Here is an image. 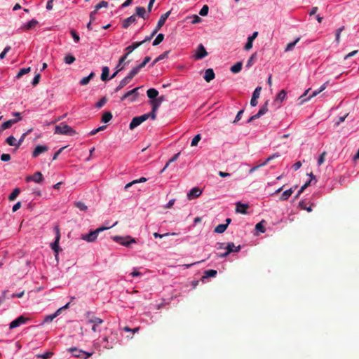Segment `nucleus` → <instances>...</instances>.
Here are the masks:
<instances>
[{
    "mask_svg": "<svg viewBox=\"0 0 359 359\" xmlns=\"http://www.w3.org/2000/svg\"><path fill=\"white\" fill-rule=\"evenodd\" d=\"M55 133L73 136L76 134V132L69 126L61 123L60 125L55 126Z\"/></svg>",
    "mask_w": 359,
    "mask_h": 359,
    "instance_id": "1",
    "label": "nucleus"
},
{
    "mask_svg": "<svg viewBox=\"0 0 359 359\" xmlns=\"http://www.w3.org/2000/svg\"><path fill=\"white\" fill-rule=\"evenodd\" d=\"M109 227H100L94 231H90L88 233L81 236V239L87 242H94L96 241L98 233L104 230L108 229Z\"/></svg>",
    "mask_w": 359,
    "mask_h": 359,
    "instance_id": "2",
    "label": "nucleus"
},
{
    "mask_svg": "<svg viewBox=\"0 0 359 359\" xmlns=\"http://www.w3.org/2000/svg\"><path fill=\"white\" fill-rule=\"evenodd\" d=\"M86 318H88V323L93 324L92 330L95 332H100L98 327L103 323V320L93 316L90 312L86 313Z\"/></svg>",
    "mask_w": 359,
    "mask_h": 359,
    "instance_id": "3",
    "label": "nucleus"
},
{
    "mask_svg": "<svg viewBox=\"0 0 359 359\" xmlns=\"http://www.w3.org/2000/svg\"><path fill=\"white\" fill-rule=\"evenodd\" d=\"M164 101V97L161 96L155 100L151 101V104L152 107L151 111L148 113L150 116V118L152 120H155L156 118V111L160 107L161 104Z\"/></svg>",
    "mask_w": 359,
    "mask_h": 359,
    "instance_id": "4",
    "label": "nucleus"
},
{
    "mask_svg": "<svg viewBox=\"0 0 359 359\" xmlns=\"http://www.w3.org/2000/svg\"><path fill=\"white\" fill-rule=\"evenodd\" d=\"M54 231L55 233V241L53 243H51L50 246H51V248L53 249V250L55 252V258L57 259L59 252L60 251H62V248H60V246H59V242H60L61 235H60V229L57 226H56L54 228Z\"/></svg>",
    "mask_w": 359,
    "mask_h": 359,
    "instance_id": "5",
    "label": "nucleus"
},
{
    "mask_svg": "<svg viewBox=\"0 0 359 359\" xmlns=\"http://www.w3.org/2000/svg\"><path fill=\"white\" fill-rule=\"evenodd\" d=\"M144 43V41H140V42H134L132 45L128 46L125 51L126 52V54H124L123 56H121L119 58V63L123 64L127 58V57L136 48L140 47L141 45Z\"/></svg>",
    "mask_w": 359,
    "mask_h": 359,
    "instance_id": "6",
    "label": "nucleus"
},
{
    "mask_svg": "<svg viewBox=\"0 0 359 359\" xmlns=\"http://www.w3.org/2000/svg\"><path fill=\"white\" fill-rule=\"evenodd\" d=\"M150 118V116L149 114H144L143 115L135 116L134 117L129 125V128L130 130L135 129L136 127L140 126L142 123L147 121L148 118Z\"/></svg>",
    "mask_w": 359,
    "mask_h": 359,
    "instance_id": "7",
    "label": "nucleus"
},
{
    "mask_svg": "<svg viewBox=\"0 0 359 359\" xmlns=\"http://www.w3.org/2000/svg\"><path fill=\"white\" fill-rule=\"evenodd\" d=\"M113 240L126 247H129L131 243H136V241L129 236L126 237L115 236L113 237Z\"/></svg>",
    "mask_w": 359,
    "mask_h": 359,
    "instance_id": "8",
    "label": "nucleus"
},
{
    "mask_svg": "<svg viewBox=\"0 0 359 359\" xmlns=\"http://www.w3.org/2000/svg\"><path fill=\"white\" fill-rule=\"evenodd\" d=\"M74 357L87 359L93 355V353L86 352L76 348H71L69 349Z\"/></svg>",
    "mask_w": 359,
    "mask_h": 359,
    "instance_id": "9",
    "label": "nucleus"
},
{
    "mask_svg": "<svg viewBox=\"0 0 359 359\" xmlns=\"http://www.w3.org/2000/svg\"><path fill=\"white\" fill-rule=\"evenodd\" d=\"M139 89H140V87H137V88H133L131 90L128 91L123 95V97L121 98V100L123 101L126 99H127L128 97H130V100L131 102L135 101L137 97L139 95V93H138Z\"/></svg>",
    "mask_w": 359,
    "mask_h": 359,
    "instance_id": "10",
    "label": "nucleus"
},
{
    "mask_svg": "<svg viewBox=\"0 0 359 359\" xmlns=\"http://www.w3.org/2000/svg\"><path fill=\"white\" fill-rule=\"evenodd\" d=\"M170 13H171V11H169L166 12L165 13L161 15V16L160 17V19L158 21L156 28L153 31V35H156L157 34V32H158V30L163 26L166 20L170 15Z\"/></svg>",
    "mask_w": 359,
    "mask_h": 359,
    "instance_id": "11",
    "label": "nucleus"
},
{
    "mask_svg": "<svg viewBox=\"0 0 359 359\" xmlns=\"http://www.w3.org/2000/svg\"><path fill=\"white\" fill-rule=\"evenodd\" d=\"M208 55V52L206 51L204 46L203 44H199L197 47L196 53L193 56L195 60H201Z\"/></svg>",
    "mask_w": 359,
    "mask_h": 359,
    "instance_id": "12",
    "label": "nucleus"
},
{
    "mask_svg": "<svg viewBox=\"0 0 359 359\" xmlns=\"http://www.w3.org/2000/svg\"><path fill=\"white\" fill-rule=\"evenodd\" d=\"M286 97V92L285 90H281L277 95L275 100L273 101V105L275 109H278L281 106V102L285 100Z\"/></svg>",
    "mask_w": 359,
    "mask_h": 359,
    "instance_id": "13",
    "label": "nucleus"
},
{
    "mask_svg": "<svg viewBox=\"0 0 359 359\" xmlns=\"http://www.w3.org/2000/svg\"><path fill=\"white\" fill-rule=\"evenodd\" d=\"M27 320L28 319L27 318L24 317L23 316H20L10 323L9 328L14 329L22 324H25Z\"/></svg>",
    "mask_w": 359,
    "mask_h": 359,
    "instance_id": "14",
    "label": "nucleus"
},
{
    "mask_svg": "<svg viewBox=\"0 0 359 359\" xmlns=\"http://www.w3.org/2000/svg\"><path fill=\"white\" fill-rule=\"evenodd\" d=\"M14 115L19 116V118H17V119H11V120L5 121L1 125V130H4L6 129L10 128L12 126L13 124L17 123L19 120L21 119V117L20 116V113L16 112V113L14 114Z\"/></svg>",
    "mask_w": 359,
    "mask_h": 359,
    "instance_id": "15",
    "label": "nucleus"
},
{
    "mask_svg": "<svg viewBox=\"0 0 359 359\" xmlns=\"http://www.w3.org/2000/svg\"><path fill=\"white\" fill-rule=\"evenodd\" d=\"M261 90H262V87H260V86L257 87L255 88V90H254L251 100H250L251 106H252V107L257 106V104L258 103L257 99L259 97Z\"/></svg>",
    "mask_w": 359,
    "mask_h": 359,
    "instance_id": "16",
    "label": "nucleus"
},
{
    "mask_svg": "<svg viewBox=\"0 0 359 359\" xmlns=\"http://www.w3.org/2000/svg\"><path fill=\"white\" fill-rule=\"evenodd\" d=\"M26 180L27 182L32 180L36 183H41L43 180V177L41 172H36L32 176H28Z\"/></svg>",
    "mask_w": 359,
    "mask_h": 359,
    "instance_id": "17",
    "label": "nucleus"
},
{
    "mask_svg": "<svg viewBox=\"0 0 359 359\" xmlns=\"http://www.w3.org/2000/svg\"><path fill=\"white\" fill-rule=\"evenodd\" d=\"M48 150V147L46 145H37L32 152V156L34 158L37 157L41 154L46 152Z\"/></svg>",
    "mask_w": 359,
    "mask_h": 359,
    "instance_id": "18",
    "label": "nucleus"
},
{
    "mask_svg": "<svg viewBox=\"0 0 359 359\" xmlns=\"http://www.w3.org/2000/svg\"><path fill=\"white\" fill-rule=\"evenodd\" d=\"M202 191L198 187L191 189L187 194V198L189 200L197 198L201 196Z\"/></svg>",
    "mask_w": 359,
    "mask_h": 359,
    "instance_id": "19",
    "label": "nucleus"
},
{
    "mask_svg": "<svg viewBox=\"0 0 359 359\" xmlns=\"http://www.w3.org/2000/svg\"><path fill=\"white\" fill-rule=\"evenodd\" d=\"M257 35H258V32H255L252 34V36H250L248 38V41H247V43H245V46H244V49L245 50H250L252 48V42L256 39Z\"/></svg>",
    "mask_w": 359,
    "mask_h": 359,
    "instance_id": "20",
    "label": "nucleus"
},
{
    "mask_svg": "<svg viewBox=\"0 0 359 359\" xmlns=\"http://www.w3.org/2000/svg\"><path fill=\"white\" fill-rule=\"evenodd\" d=\"M137 20L136 15H133L127 18H126L122 23V27L124 29H127L132 23L135 22Z\"/></svg>",
    "mask_w": 359,
    "mask_h": 359,
    "instance_id": "21",
    "label": "nucleus"
},
{
    "mask_svg": "<svg viewBox=\"0 0 359 359\" xmlns=\"http://www.w3.org/2000/svg\"><path fill=\"white\" fill-rule=\"evenodd\" d=\"M215 73L212 69H208L205 72L204 79L207 82H210L215 79Z\"/></svg>",
    "mask_w": 359,
    "mask_h": 359,
    "instance_id": "22",
    "label": "nucleus"
},
{
    "mask_svg": "<svg viewBox=\"0 0 359 359\" xmlns=\"http://www.w3.org/2000/svg\"><path fill=\"white\" fill-rule=\"evenodd\" d=\"M135 15L143 19L147 18L149 16L146 15V9L144 7L138 6L135 8Z\"/></svg>",
    "mask_w": 359,
    "mask_h": 359,
    "instance_id": "23",
    "label": "nucleus"
},
{
    "mask_svg": "<svg viewBox=\"0 0 359 359\" xmlns=\"http://www.w3.org/2000/svg\"><path fill=\"white\" fill-rule=\"evenodd\" d=\"M225 248L227 253L230 254L232 252H239L241 250V245L236 246L233 243H229Z\"/></svg>",
    "mask_w": 359,
    "mask_h": 359,
    "instance_id": "24",
    "label": "nucleus"
},
{
    "mask_svg": "<svg viewBox=\"0 0 359 359\" xmlns=\"http://www.w3.org/2000/svg\"><path fill=\"white\" fill-rule=\"evenodd\" d=\"M295 188H296V187L294 188L292 187V188L285 191L280 196V200H281V201L287 200L291 196L292 193L294 192V190Z\"/></svg>",
    "mask_w": 359,
    "mask_h": 359,
    "instance_id": "25",
    "label": "nucleus"
},
{
    "mask_svg": "<svg viewBox=\"0 0 359 359\" xmlns=\"http://www.w3.org/2000/svg\"><path fill=\"white\" fill-rule=\"evenodd\" d=\"M248 208V205L247 204H243L241 202L236 203V211L237 212H240L242 214L246 213V210Z\"/></svg>",
    "mask_w": 359,
    "mask_h": 359,
    "instance_id": "26",
    "label": "nucleus"
},
{
    "mask_svg": "<svg viewBox=\"0 0 359 359\" xmlns=\"http://www.w3.org/2000/svg\"><path fill=\"white\" fill-rule=\"evenodd\" d=\"M147 97L151 100H155L158 95V91L155 88H149L147 91Z\"/></svg>",
    "mask_w": 359,
    "mask_h": 359,
    "instance_id": "27",
    "label": "nucleus"
},
{
    "mask_svg": "<svg viewBox=\"0 0 359 359\" xmlns=\"http://www.w3.org/2000/svg\"><path fill=\"white\" fill-rule=\"evenodd\" d=\"M109 68L108 67H104L102 68V72L100 76V79L103 81H106L107 80L111 79L110 77H109Z\"/></svg>",
    "mask_w": 359,
    "mask_h": 359,
    "instance_id": "28",
    "label": "nucleus"
},
{
    "mask_svg": "<svg viewBox=\"0 0 359 359\" xmlns=\"http://www.w3.org/2000/svg\"><path fill=\"white\" fill-rule=\"evenodd\" d=\"M140 68L138 66L135 67L132 69V70L129 72V74L126 76L130 81L133 79V78L136 76L139 72L140 71Z\"/></svg>",
    "mask_w": 359,
    "mask_h": 359,
    "instance_id": "29",
    "label": "nucleus"
},
{
    "mask_svg": "<svg viewBox=\"0 0 359 359\" xmlns=\"http://www.w3.org/2000/svg\"><path fill=\"white\" fill-rule=\"evenodd\" d=\"M60 313V309H57L54 313L46 316L44 318L43 322L44 323H50L52 320L55 318Z\"/></svg>",
    "mask_w": 359,
    "mask_h": 359,
    "instance_id": "30",
    "label": "nucleus"
},
{
    "mask_svg": "<svg viewBox=\"0 0 359 359\" xmlns=\"http://www.w3.org/2000/svg\"><path fill=\"white\" fill-rule=\"evenodd\" d=\"M217 274V271L216 270H214V269L206 270L204 271V275L203 276L202 279L208 278L210 277H215V276H216Z\"/></svg>",
    "mask_w": 359,
    "mask_h": 359,
    "instance_id": "31",
    "label": "nucleus"
},
{
    "mask_svg": "<svg viewBox=\"0 0 359 359\" xmlns=\"http://www.w3.org/2000/svg\"><path fill=\"white\" fill-rule=\"evenodd\" d=\"M243 63L238 62L231 67V72L233 74H237L241 72L242 69Z\"/></svg>",
    "mask_w": 359,
    "mask_h": 359,
    "instance_id": "32",
    "label": "nucleus"
},
{
    "mask_svg": "<svg viewBox=\"0 0 359 359\" xmlns=\"http://www.w3.org/2000/svg\"><path fill=\"white\" fill-rule=\"evenodd\" d=\"M95 76V73L94 72H91L88 76L83 78L80 81L79 83L81 86H86V85H87L89 83L90 79H92Z\"/></svg>",
    "mask_w": 359,
    "mask_h": 359,
    "instance_id": "33",
    "label": "nucleus"
},
{
    "mask_svg": "<svg viewBox=\"0 0 359 359\" xmlns=\"http://www.w3.org/2000/svg\"><path fill=\"white\" fill-rule=\"evenodd\" d=\"M130 82V81L126 77H125L120 81L119 85L115 88V92H118L121 89L125 87Z\"/></svg>",
    "mask_w": 359,
    "mask_h": 359,
    "instance_id": "34",
    "label": "nucleus"
},
{
    "mask_svg": "<svg viewBox=\"0 0 359 359\" xmlns=\"http://www.w3.org/2000/svg\"><path fill=\"white\" fill-rule=\"evenodd\" d=\"M20 193V189L19 188H15L13 189L12 193L8 196V200L10 201H13L16 199L18 195Z\"/></svg>",
    "mask_w": 359,
    "mask_h": 359,
    "instance_id": "35",
    "label": "nucleus"
},
{
    "mask_svg": "<svg viewBox=\"0 0 359 359\" xmlns=\"http://www.w3.org/2000/svg\"><path fill=\"white\" fill-rule=\"evenodd\" d=\"M74 206L83 212H86L88 210V206L81 201L74 202Z\"/></svg>",
    "mask_w": 359,
    "mask_h": 359,
    "instance_id": "36",
    "label": "nucleus"
},
{
    "mask_svg": "<svg viewBox=\"0 0 359 359\" xmlns=\"http://www.w3.org/2000/svg\"><path fill=\"white\" fill-rule=\"evenodd\" d=\"M268 103L269 100L266 101L265 103L261 107L259 111L257 113L259 117L265 114L268 111Z\"/></svg>",
    "mask_w": 359,
    "mask_h": 359,
    "instance_id": "37",
    "label": "nucleus"
},
{
    "mask_svg": "<svg viewBox=\"0 0 359 359\" xmlns=\"http://www.w3.org/2000/svg\"><path fill=\"white\" fill-rule=\"evenodd\" d=\"M169 51H165L163 53L158 55L151 63V66H154L158 61L166 58L168 55Z\"/></svg>",
    "mask_w": 359,
    "mask_h": 359,
    "instance_id": "38",
    "label": "nucleus"
},
{
    "mask_svg": "<svg viewBox=\"0 0 359 359\" xmlns=\"http://www.w3.org/2000/svg\"><path fill=\"white\" fill-rule=\"evenodd\" d=\"M226 229H227V224H219L215 228L214 232L217 233H222L223 232H224L226 231Z\"/></svg>",
    "mask_w": 359,
    "mask_h": 359,
    "instance_id": "39",
    "label": "nucleus"
},
{
    "mask_svg": "<svg viewBox=\"0 0 359 359\" xmlns=\"http://www.w3.org/2000/svg\"><path fill=\"white\" fill-rule=\"evenodd\" d=\"M37 24H38L37 20H32L24 25V29H27V30L33 29L36 26Z\"/></svg>",
    "mask_w": 359,
    "mask_h": 359,
    "instance_id": "40",
    "label": "nucleus"
},
{
    "mask_svg": "<svg viewBox=\"0 0 359 359\" xmlns=\"http://www.w3.org/2000/svg\"><path fill=\"white\" fill-rule=\"evenodd\" d=\"M31 71V67H27V68H22V69H20V71L18 72V73L16 75V78L18 79H19L20 78H21L23 75L26 74H28Z\"/></svg>",
    "mask_w": 359,
    "mask_h": 359,
    "instance_id": "41",
    "label": "nucleus"
},
{
    "mask_svg": "<svg viewBox=\"0 0 359 359\" xmlns=\"http://www.w3.org/2000/svg\"><path fill=\"white\" fill-rule=\"evenodd\" d=\"M327 82L325 83L318 90H316L312 93L309 97V99L313 97L318 95L320 93H321L323 90H324L326 88Z\"/></svg>",
    "mask_w": 359,
    "mask_h": 359,
    "instance_id": "42",
    "label": "nucleus"
},
{
    "mask_svg": "<svg viewBox=\"0 0 359 359\" xmlns=\"http://www.w3.org/2000/svg\"><path fill=\"white\" fill-rule=\"evenodd\" d=\"M164 39V34H158L156 36V38L153 41V46H156L160 44Z\"/></svg>",
    "mask_w": 359,
    "mask_h": 359,
    "instance_id": "43",
    "label": "nucleus"
},
{
    "mask_svg": "<svg viewBox=\"0 0 359 359\" xmlns=\"http://www.w3.org/2000/svg\"><path fill=\"white\" fill-rule=\"evenodd\" d=\"M112 118V114L110 111L105 112L102 117V121L108 123Z\"/></svg>",
    "mask_w": 359,
    "mask_h": 359,
    "instance_id": "44",
    "label": "nucleus"
},
{
    "mask_svg": "<svg viewBox=\"0 0 359 359\" xmlns=\"http://www.w3.org/2000/svg\"><path fill=\"white\" fill-rule=\"evenodd\" d=\"M64 61L66 64L70 65L75 61V57L72 55L69 54L65 57Z\"/></svg>",
    "mask_w": 359,
    "mask_h": 359,
    "instance_id": "45",
    "label": "nucleus"
},
{
    "mask_svg": "<svg viewBox=\"0 0 359 359\" xmlns=\"http://www.w3.org/2000/svg\"><path fill=\"white\" fill-rule=\"evenodd\" d=\"M299 39H300L299 38H297L294 41L289 43L287 45V46L285 49V51L287 52V51L292 50V48L294 47V46L297 44V43L299 41Z\"/></svg>",
    "mask_w": 359,
    "mask_h": 359,
    "instance_id": "46",
    "label": "nucleus"
},
{
    "mask_svg": "<svg viewBox=\"0 0 359 359\" xmlns=\"http://www.w3.org/2000/svg\"><path fill=\"white\" fill-rule=\"evenodd\" d=\"M6 142L10 146H16L17 147L16 139L12 135L7 137Z\"/></svg>",
    "mask_w": 359,
    "mask_h": 359,
    "instance_id": "47",
    "label": "nucleus"
},
{
    "mask_svg": "<svg viewBox=\"0 0 359 359\" xmlns=\"http://www.w3.org/2000/svg\"><path fill=\"white\" fill-rule=\"evenodd\" d=\"M121 65L122 64H120L119 62L118 63L116 67V72L110 76V79H114L119 72L124 69V66H121Z\"/></svg>",
    "mask_w": 359,
    "mask_h": 359,
    "instance_id": "48",
    "label": "nucleus"
},
{
    "mask_svg": "<svg viewBox=\"0 0 359 359\" xmlns=\"http://www.w3.org/2000/svg\"><path fill=\"white\" fill-rule=\"evenodd\" d=\"M154 236L155 238H163V237H165V236H175V235H177V233H163V234H160L158 233H154Z\"/></svg>",
    "mask_w": 359,
    "mask_h": 359,
    "instance_id": "49",
    "label": "nucleus"
},
{
    "mask_svg": "<svg viewBox=\"0 0 359 359\" xmlns=\"http://www.w3.org/2000/svg\"><path fill=\"white\" fill-rule=\"evenodd\" d=\"M201 140V136L200 134L196 135L192 140L191 146V147H196L198 142Z\"/></svg>",
    "mask_w": 359,
    "mask_h": 359,
    "instance_id": "50",
    "label": "nucleus"
},
{
    "mask_svg": "<svg viewBox=\"0 0 359 359\" xmlns=\"http://www.w3.org/2000/svg\"><path fill=\"white\" fill-rule=\"evenodd\" d=\"M255 59H256V53H254L248 59L247 64H246V67L248 68L252 66V65L255 62Z\"/></svg>",
    "mask_w": 359,
    "mask_h": 359,
    "instance_id": "51",
    "label": "nucleus"
},
{
    "mask_svg": "<svg viewBox=\"0 0 359 359\" xmlns=\"http://www.w3.org/2000/svg\"><path fill=\"white\" fill-rule=\"evenodd\" d=\"M344 29V26H342L337 29L336 31V39L335 41L337 43H339L340 42V34L341 32Z\"/></svg>",
    "mask_w": 359,
    "mask_h": 359,
    "instance_id": "52",
    "label": "nucleus"
},
{
    "mask_svg": "<svg viewBox=\"0 0 359 359\" xmlns=\"http://www.w3.org/2000/svg\"><path fill=\"white\" fill-rule=\"evenodd\" d=\"M208 11H209V7L208 5H204L202 8L201 9V11H199V14L201 15V16H206L208 13Z\"/></svg>",
    "mask_w": 359,
    "mask_h": 359,
    "instance_id": "53",
    "label": "nucleus"
},
{
    "mask_svg": "<svg viewBox=\"0 0 359 359\" xmlns=\"http://www.w3.org/2000/svg\"><path fill=\"white\" fill-rule=\"evenodd\" d=\"M264 221L261 222H259L256 224L255 226V229L257 231H259V232H262V233H264L265 232V227L263 225V223Z\"/></svg>",
    "mask_w": 359,
    "mask_h": 359,
    "instance_id": "54",
    "label": "nucleus"
},
{
    "mask_svg": "<svg viewBox=\"0 0 359 359\" xmlns=\"http://www.w3.org/2000/svg\"><path fill=\"white\" fill-rule=\"evenodd\" d=\"M108 6V2L107 1H100L99 4H97L95 7V9H96L97 11H98L99 9H100L101 8H107Z\"/></svg>",
    "mask_w": 359,
    "mask_h": 359,
    "instance_id": "55",
    "label": "nucleus"
},
{
    "mask_svg": "<svg viewBox=\"0 0 359 359\" xmlns=\"http://www.w3.org/2000/svg\"><path fill=\"white\" fill-rule=\"evenodd\" d=\"M299 207L302 210H306L309 212L312 211L311 207V206L306 207V205L304 201H300L299 203Z\"/></svg>",
    "mask_w": 359,
    "mask_h": 359,
    "instance_id": "56",
    "label": "nucleus"
},
{
    "mask_svg": "<svg viewBox=\"0 0 359 359\" xmlns=\"http://www.w3.org/2000/svg\"><path fill=\"white\" fill-rule=\"evenodd\" d=\"M327 155V152L326 151H323L319 156L318 159V165L320 166L321 165L324 161H325V156Z\"/></svg>",
    "mask_w": 359,
    "mask_h": 359,
    "instance_id": "57",
    "label": "nucleus"
},
{
    "mask_svg": "<svg viewBox=\"0 0 359 359\" xmlns=\"http://www.w3.org/2000/svg\"><path fill=\"white\" fill-rule=\"evenodd\" d=\"M107 100L105 97L101 98L100 100V101H98L97 103H96V107L97 108H101L102 106H104L106 102H107Z\"/></svg>",
    "mask_w": 359,
    "mask_h": 359,
    "instance_id": "58",
    "label": "nucleus"
},
{
    "mask_svg": "<svg viewBox=\"0 0 359 359\" xmlns=\"http://www.w3.org/2000/svg\"><path fill=\"white\" fill-rule=\"evenodd\" d=\"M53 353L50 351H48L42 355H39L37 357L43 359H48L53 356Z\"/></svg>",
    "mask_w": 359,
    "mask_h": 359,
    "instance_id": "59",
    "label": "nucleus"
},
{
    "mask_svg": "<svg viewBox=\"0 0 359 359\" xmlns=\"http://www.w3.org/2000/svg\"><path fill=\"white\" fill-rule=\"evenodd\" d=\"M151 60V57L149 56H147L144 57V60L142 61V62H141L140 65H138L137 66L139 67V68L142 69L143 67H145V65Z\"/></svg>",
    "mask_w": 359,
    "mask_h": 359,
    "instance_id": "60",
    "label": "nucleus"
},
{
    "mask_svg": "<svg viewBox=\"0 0 359 359\" xmlns=\"http://www.w3.org/2000/svg\"><path fill=\"white\" fill-rule=\"evenodd\" d=\"M243 112H244L243 109H241L238 112L237 115L236 116L235 119L233 121V123H236L241 119Z\"/></svg>",
    "mask_w": 359,
    "mask_h": 359,
    "instance_id": "61",
    "label": "nucleus"
},
{
    "mask_svg": "<svg viewBox=\"0 0 359 359\" xmlns=\"http://www.w3.org/2000/svg\"><path fill=\"white\" fill-rule=\"evenodd\" d=\"M40 78H41V75L40 74H37L33 79V81H32V85L34 86H36V85L39 84V81H40Z\"/></svg>",
    "mask_w": 359,
    "mask_h": 359,
    "instance_id": "62",
    "label": "nucleus"
},
{
    "mask_svg": "<svg viewBox=\"0 0 359 359\" xmlns=\"http://www.w3.org/2000/svg\"><path fill=\"white\" fill-rule=\"evenodd\" d=\"M70 32H71V34H72L74 41L75 42H79L80 38H79V34L76 32V31L74 30V29H72Z\"/></svg>",
    "mask_w": 359,
    "mask_h": 359,
    "instance_id": "63",
    "label": "nucleus"
},
{
    "mask_svg": "<svg viewBox=\"0 0 359 359\" xmlns=\"http://www.w3.org/2000/svg\"><path fill=\"white\" fill-rule=\"evenodd\" d=\"M1 160L2 161H8L11 160V156L8 154H3L1 156Z\"/></svg>",
    "mask_w": 359,
    "mask_h": 359,
    "instance_id": "64",
    "label": "nucleus"
}]
</instances>
